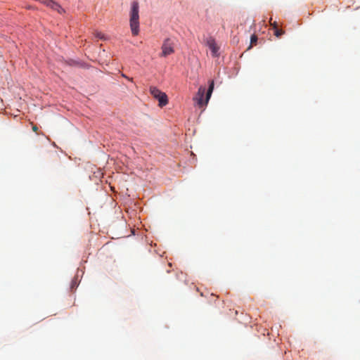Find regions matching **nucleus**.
<instances>
[{
    "label": "nucleus",
    "mask_w": 360,
    "mask_h": 360,
    "mask_svg": "<svg viewBox=\"0 0 360 360\" xmlns=\"http://www.w3.org/2000/svg\"><path fill=\"white\" fill-rule=\"evenodd\" d=\"M129 15L131 33L134 36H136L139 32V4L138 1H134L131 3Z\"/></svg>",
    "instance_id": "1"
},
{
    "label": "nucleus",
    "mask_w": 360,
    "mask_h": 360,
    "mask_svg": "<svg viewBox=\"0 0 360 360\" xmlns=\"http://www.w3.org/2000/svg\"><path fill=\"white\" fill-rule=\"evenodd\" d=\"M212 91H198L193 97L195 105L204 109L207 106Z\"/></svg>",
    "instance_id": "2"
},
{
    "label": "nucleus",
    "mask_w": 360,
    "mask_h": 360,
    "mask_svg": "<svg viewBox=\"0 0 360 360\" xmlns=\"http://www.w3.org/2000/svg\"><path fill=\"white\" fill-rule=\"evenodd\" d=\"M174 51V44L170 39H166L162 46L161 56L166 57Z\"/></svg>",
    "instance_id": "3"
},
{
    "label": "nucleus",
    "mask_w": 360,
    "mask_h": 360,
    "mask_svg": "<svg viewBox=\"0 0 360 360\" xmlns=\"http://www.w3.org/2000/svg\"><path fill=\"white\" fill-rule=\"evenodd\" d=\"M153 97L158 100V105L161 108L165 106L168 103V98L163 91H150Z\"/></svg>",
    "instance_id": "4"
},
{
    "label": "nucleus",
    "mask_w": 360,
    "mask_h": 360,
    "mask_svg": "<svg viewBox=\"0 0 360 360\" xmlns=\"http://www.w3.org/2000/svg\"><path fill=\"white\" fill-rule=\"evenodd\" d=\"M207 45L212 52V55L214 57H217L219 56V47L217 46L215 40L210 37L207 41Z\"/></svg>",
    "instance_id": "5"
},
{
    "label": "nucleus",
    "mask_w": 360,
    "mask_h": 360,
    "mask_svg": "<svg viewBox=\"0 0 360 360\" xmlns=\"http://www.w3.org/2000/svg\"><path fill=\"white\" fill-rule=\"evenodd\" d=\"M257 41V37L255 34H252L250 38V46H249V49H250L252 45L256 44Z\"/></svg>",
    "instance_id": "6"
},
{
    "label": "nucleus",
    "mask_w": 360,
    "mask_h": 360,
    "mask_svg": "<svg viewBox=\"0 0 360 360\" xmlns=\"http://www.w3.org/2000/svg\"><path fill=\"white\" fill-rule=\"evenodd\" d=\"M284 34V31H283L282 30H279L278 29V27H276V30H274V34L277 37H281V35H283Z\"/></svg>",
    "instance_id": "7"
},
{
    "label": "nucleus",
    "mask_w": 360,
    "mask_h": 360,
    "mask_svg": "<svg viewBox=\"0 0 360 360\" xmlns=\"http://www.w3.org/2000/svg\"><path fill=\"white\" fill-rule=\"evenodd\" d=\"M214 81L213 80H210L209 81V86H208V89L207 90H209V91L213 90L214 89Z\"/></svg>",
    "instance_id": "8"
},
{
    "label": "nucleus",
    "mask_w": 360,
    "mask_h": 360,
    "mask_svg": "<svg viewBox=\"0 0 360 360\" xmlns=\"http://www.w3.org/2000/svg\"><path fill=\"white\" fill-rule=\"evenodd\" d=\"M96 37L101 39H105V37H104V34L101 32H96Z\"/></svg>",
    "instance_id": "9"
},
{
    "label": "nucleus",
    "mask_w": 360,
    "mask_h": 360,
    "mask_svg": "<svg viewBox=\"0 0 360 360\" xmlns=\"http://www.w3.org/2000/svg\"><path fill=\"white\" fill-rule=\"evenodd\" d=\"M31 124H32V130H33V131L37 132L38 127L36 125L33 124L32 123H31Z\"/></svg>",
    "instance_id": "10"
},
{
    "label": "nucleus",
    "mask_w": 360,
    "mask_h": 360,
    "mask_svg": "<svg viewBox=\"0 0 360 360\" xmlns=\"http://www.w3.org/2000/svg\"><path fill=\"white\" fill-rule=\"evenodd\" d=\"M271 25L273 27L274 30H276V27H277V23L276 22H271Z\"/></svg>",
    "instance_id": "11"
},
{
    "label": "nucleus",
    "mask_w": 360,
    "mask_h": 360,
    "mask_svg": "<svg viewBox=\"0 0 360 360\" xmlns=\"http://www.w3.org/2000/svg\"><path fill=\"white\" fill-rule=\"evenodd\" d=\"M199 91H201V90H205V89L204 88L203 89H201V87L198 89Z\"/></svg>",
    "instance_id": "12"
}]
</instances>
